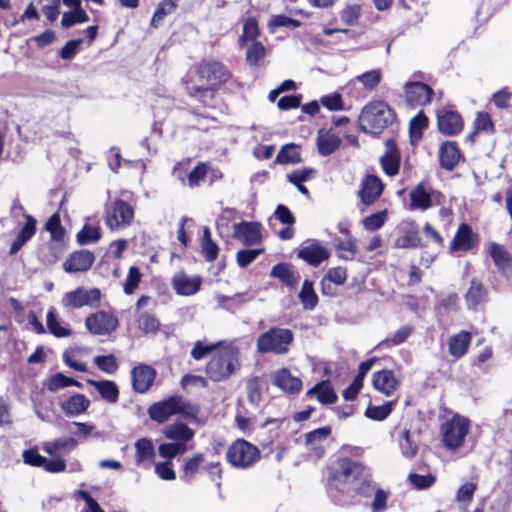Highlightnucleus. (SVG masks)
<instances>
[{"instance_id":"nucleus-1","label":"nucleus","mask_w":512,"mask_h":512,"mask_svg":"<svg viewBox=\"0 0 512 512\" xmlns=\"http://www.w3.org/2000/svg\"><path fill=\"white\" fill-rule=\"evenodd\" d=\"M233 78L230 68L215 58H203L195 63L192 70L181 78L186 95L198 103L189 107V114L197 118H208L201 110L217 108L219 90Z\"/></svg>"},{"instance_id":"nucleus-2","label":"nucleus","mask_w":512,"mask_h":512,"mask_svg":"<svg viewBox=\"0 0 512 512\" xmlns=\"http://www.w3.org/2000/svg\"><path fill=\"white\" fill-rule=\"evenodd\" d=\"M367 471L364 463L348 456H338L329 463L325 468V487L331 502L340 507L356 505L354 486Z\"/></svg>"},{"instance_id":"nucleus-3","label":"nucleus","mask_w":512,"mask_h":512,"mask_svg":"<svg viewBox=\"0 0 512 512\" xmlns=\"http://www.w3.org/2000/svg\"><path fill=\"white\" fill-rule=\"evenodd\" d=\"M395 110L383 100L369 101L360 111L358 127L366 134L378 137L396 121Z\"/></svg>"},{"instance_id":"nucleus-4","label":"nucleus","mask_w":512,"mask_h":512,"mask_svg":"<svg viewBox=\"0 0 512 512\" xmlns=\"http://www.w3.org/2000/svg\"><path fill=\"white\" fill-rule=\"evenodd\" d=\"M240 368V349L232 344L223 345L207 362L205 374L213 382H223Z\"/></svg>"},{"instance_id":"nucleus-5","label":"nucleus","mask_w":512,"mask_h":512,"mask_svg":"<svg viewBox=\"0 0 512 512\" xmlns=\"http://www.w3.org/2000/svg\"><path fill=\"white\" fill-rule=\"evenodd\" d=\"M204 455L200 452L186 457L181 465L180 480L186 484H193L201 471H205L220 492L222 489L223 466L220 461L204 464Z\"/></svg>"},{"instance_id":"nucleus-6","label":"nucleus","mask_w":512,"mask_h":512,"mask_svg":"<svg viewBox=\"0 0 512 512\" xmlns=\"http://www.w3.org/2000/svg\"><path fill=\"white\" fill-rule=\"evenodd\" d=\"M199 413V406L186 401L182 396L173 395L168 398L151 404L148 408V415L151 420L162 424L172 415H182L186 418H196Z\"/></svg>"},{"instance_id":"nucleus-7","label":"nucleus","mask_w":512,"mask_h":512,"mask_svg":"<svg viewBox=\"0 0 512 512\" xmlns=\"http://www.w3.org/2000/svg\"><path fill=\"white\" fill-rule=\"evenodd\" d=\"M294 341V334L288 328L271 327L261 333L256 341L257 351L261 354L274 353L283 355L289 351Z\"/></svg>"},{"instance_id":"nucleus-8","label":"nucleus","mask_w":512,"mask_h":512,"mask_svg":"<svg viewBox=\"0 0 512 512\" xmlns=\"http://www.w3.org/2000/svg\"><path fill=\"white\" fill-rule=\"evenodd\" d=\"M225 458L233 468L245 470L261 459V451L251 442L237 438L228 446Z\"/></svg>"},{"instance_id":"nucleus-9","label":"nucleus","mask_w":512,"mask_h":512,"mask_svg":"<svg viewBox=\"0 0 512 512\" xmlns=\"http://www.w3.org/2000/svg\"><path fill=\"white\" fill-rule=\"evenodd\" d=\"M135 209L127 201L117 198L105 208L104 222L111 231L123 230L133 223Z\"/></svg>"},{"instance_id":"nucleus-10","label":"nucleus","mask_w":512,"mask_h":512,"mask_svg":"<svg viewBox=\"0 0 512 512\" xmlns=\"http://www.w3.org/2000/svg\"><path fill=\"white\" fill-rule=\"evenodd\" d=\"M470 429L468 418L459 414L453 415L441 425L442 442L449 450L460 448Z\"/></svg>"},{"instance_id":"nucleus-11","label":"nucleus","mask_w":512,"mask_h":512,"mask_svg":"<svg viewBox=\"0 0 512 512\" xmlns=\"http://www.w3.org/2000/svg\"><path fill=\"white\" fill-rule=\"evenodd\" d=\"M443 199L441 192L433 189L427 181H421L409 192V205L411 211H426L440 205Z\"/></svg>"},{"instance_id":"nucleus-12","label":"nucleus","mask_w":512,"mask_h":512,"mask_svg":"<svg viewBox=\"0 0 512 512\" xmlns=\"http://www.w3.org/2000/svg\"><path fill=\"white\" fill-rule=\"evenodd\" d=\"M45 230L49 232L51 240L54 243H50L49 256L46 262L48 264H54L63 255L67 248L66 241V230L61 224V218L59 212L52 214L45 223Z\"/></svg>"},{"instance_id":"nucleus-13","label":"nucleus","mask_w":512,"mask_h":512,"mask_svg":"<svg viewBox=\"0 0 512 512\" xmlns=\"http://www.w3.org/2000/svg\"><path fill=\"white\" fill-rule=\"evenodd\" d=\"M101 301V291L98 288L85 289L78 287L73 291L65 293L62 305L65 308L78 309L83 306L98 307Z\"/></svg>"},{"instance_id":"nucleus-14","label":"nucleus","mask_w":512,"mask_h":512,"mask_svg":"<svg viewBox=\"0 0 512 512\" xmlns=\"http://www.w3.org/2000/svg\"><path fill=\"white\" fill-rule=\"evenodd\" d=\"M479 235L474 232L473 228L466 222L459 224L449 245L450 252L467 253L476 249L479 245Z\"/></svg>"},{"instance_id":"nucleus-15","label":"nucleus","mask_w":512,"mask_h":512,"mask_svg":"<svg viewBox=\"0 0 512 512\" xmlns=\"http://www.w3.org/2000/svg\"><path fill=\"white\" fill-rule=\"evenodd\" d=\"M119 325L118 318L111 312L99 310L85 319L87 330L94 335H109Z\"/></svg>"},{"instance_id":"nucleus-16","label":"nucleus","mask_w":512,"mask_h":512,"mask_svg":"<svg viewBox=\"0 0 512 512\" xmlns=\"http://www.w3.org/2000/svg\"><path fill=\"white\" fill-rule=\"evenodd\" d=\"M406 103L411 107H423L432 102L434 90L426 83L408 81L403 87Z\"/></svg>"},{"instance_id":"nucleus-17","label":"nucleus","mask_w":512,"mask_h":512,"mask_svg":"<svg viewBox=\"0 0 512 512\" xmlns=\"http://www.w3.org/2000/svg\"><path fill=\"white\" fill-rule=\"evenodd\" d=\"M296 255L299 259L313 267H318L328 260L330 251L316 239L304 241L297 249Z\"/></svg>"},{"instance_id":"nucleus-18","label":"nucleus","mask_w":512,"mask_h":512,"mask_svg":"<svg viewBox=\"0 0 512 512\" xmlns=\"http://www.w3.org/2000/svg\"><path fill=\"white\" fill-rule=\"evenodd\" d=\"M437 128L445 136L458 135L464 128V120L458 111L445 107L437 113Z\"/></svg>"},{"instance_id":"nucleus-19","label":"nucleus","mask_w":512,"mask_h":512,"mask_svg":"<svg viewBox=\"0 0 512 512\" xmlns=\"http://www.w3.org/2000/svg\"><path fill=\"white\" fill-rule=\"evenodd\" d=\"M499 274L507 280L512 278V255L507 248L497 242H490L486 248Z\"/></svg>"},{"instance_id":"nucleus-20","label":"nucleus","mask_w":512,"mask_h":512,"mask_svg":"<svg viewBox=\"0 0 512 512\" xmlns=\"http://www.w3.org/2000/svg\"><path fill=\"white\" fill-rule=\"evenodd\" d=\"M385 152L380 157L379 163L383 172L389 176L394 177L400 171L401 165V152L393 138H389L384 142Z\"/></svg>"},{"instance_id":"nucleus-21","label":"nucleus","mask_w":512,"mask_h":512,"mask_svg":"<svg viewBox=\"0 0 512 512\" xmlns=\"http://www.w3.org/2000/svg\"><path fill=\"white\" fill-rule=\"evenodd\" d=\"M383 190L382 180L375 174H368L361 181L358 196L363 205L370 206L380 198Z\"/></svg>"},{"instance_id":"nucleus-22","label":"nucleus","mask_w":512,"mask_h":512,"mask_svg":"<svg viewBox=\"0 0 512 512\" xmlns=\"http://www.w3.org/2000/svg\"><path fill=\"white\" fill-rule=\"evenodd\" d=\"M422 246V239L417 223L413 220L403 222L399 227L398 236L395 239V247L408 249L420 248Z\"/></svg>"},{"instance_id":"nucleus-23","label":"nucleus","mask_w":512,"mask_h":512,"mask_svg":"<svg viewBox=\"0 0 512 512\" xmlns=\"http://www.w3.org/2000/svg\"><path fill=\"white\" fill-rule=\"evenodd\" d=\"M233 237L245 246L258 244L262 240L261 224L255 221H242L233 226Z\"/></svg>"},{"instance_id":"nucleus-24","label":"nucleus","mask_w":512,"mask_h":512,"mask_svg":"<svg viewBox=\"0 0 512 512\" xmlns=\"http://www.w3.org/2000/svg\"><path fill=\"white\" fill-rule=\"evenodd\" d=\"M157 372L147 364H139L131 370L132 389L136 393H146L153 385Z\"/></svg>"},{"instance_id":"nucleus-25","label":"nucleus","mask_w":512,"mask_h":512,"mask_svg":"<svg viewBox=\"0 0 512 512\" xmlns=\"http://www.w3.org/2000/svg\"><path fill=\"white\" fill-rule=\"evenodd\" d=\"M95 261V255L90 250H76L70 253L63 263V269L67 273L88 271Z\"/></svg>"},{"instance_id":"nucleus-26","label":"nucleus","mask_w":512,"mask_h":512,"mask_svg":"<svg viewBox=\"0 0 512 512\" xmlns=\"http://www.w3.org/2000/svg\"><path fill=\"white\" fill-rule=\"evenodd\" d=\"M462 157V152L456 141H444L439 147V165L445 171H453Z\"/></svg>"},{"instance_id":"nucleus-27","label":"nucleus","mask_w":512,"mask_h":512,"mask_svg":"<svg viewBox=\"0 0 512 512\" xmlns=\"http://www.w3.org/2000/svg\"><path fill=\"white\" fill-rule=\"evenodd\" d=\"M272 384L289 395L298 394L303 386L299 377L293 376L288 368H281L274 372Z\"/></svg>"},{"instance_id":"nucleus-28","label":"nucleus","mask_w":512,"mask_h":512,"mask_svg":"<svg viewBox=\"0 0 512 512\" xmlns=\"http://www.w3.org/2000/svg\"><path fill=\"white\" fill-rule=\"evenodd\" d=\"M399 385L400 381L396 378L392 370L382 369L372 374L373 388L385 396H391Z\"/></svg>"},{"instance_id":"nucleus-29","label":"nucleus","mask_w":512,"mask_h":512,"mask_svg":"<svg viewBox=\"0 0 512 512\" xmlns=\"http://www.w3.org/2000/svg\"><path fill=\"white\" fill-rule=\"evenodd\" d=\"M171 284L178 295L190 296L200 290L202 278L200 276L189 277L185 272L181 271L172 277Z\"/></svg>"},{"instance_id":"nucleus-30","label":"nucleus","mask_w":512,"mask_h":512,"mask_svg":"<svg viewBox=\"0 0 512 512\" xmlns=\"http://www.w3.org/2000/svg\"><path fill=\"white\" fill-rule=\"evenodd\" d=\"M314 396L322 405H332L338 400V395L329 379L319 381L305 393L307 399Z\"/></svg>"},{"instance_id":"nucleus-31","label":"nucleus","mask_w":512,"mask_h":512,"mask_svg":"<svg viewBox=\"0 0 512 512\" xmlns=\"http://www.w3.org/2000/svg\"><path fill=\"white\" fill-rule=\"evenodd\" d=\"M270 277L279 280L288 289H295L300 281V275L293 269L292 264L287 262H279L275 264L271 271Z\"/></svg>"},{"instance_id":"nucleus-32","label":"nucleus","mask_w":512,"mask_h":512,"mask_svg":"<svg viewBox=\"0 0 512 512\" xmlns=\"http://www.w3.org/2000/svg\"><path fill=\"white\" fill-rule=\"evenodd\" d=\"M25 223L23 227L20 229L19 233L17 234L16 238L13 240L10 249L9 254L14 255L18 251L22 249V247L36 234L37 231V221L36 219L30 215L26 214L25 216Z\"/></svg>"},{"instance_id":"nucleus-33","label":"nucleus","mask_w":512,"mask_h":512,"mask_svg":"<svg viewBox=\"0 0 512 512\" xmlns=\"http://www.w3.org/2000/svg\"><path fill=\"white\" fill-rule=\"evenodd\" d=\"M274 216L279 222L287 225L285 228L277 232L278 237L281 240L292 239L295 234L294 224L296 219L291 210L287 206L279 204L275 209Z\"/></svg>"},{"instance_id":"nucleus-34","label":"nucleus","mask_w":512,"mask_h":512,"mask_svg":"<svg viewBox=\"0 0 512 512\" xmlns=\"http://www.w3.org/2000/svg\"><path fill=\"white\" fill-rule=\"evenodd\" d=\"M472 335L466 330H462L450 337L448 341V352L455 359L463 357L470 347Z\"/></svg>"},{"instance_id":"nucleus-35","label":"nucleus","mask_w":512,"mask_h":512,"mask_svg":"<svg viewBox=\"0 0 512 512\" xmlns=\"http://www.w3.org/2000/svg\"><path fill=\"white\" fill-rule=\"evenodd\" d=\"M464 298L469 309H476L479 304L487 300L488 291L481 280L473 278Z\"/></svg>"},{"instance_id":"nucleus-36","label":"nucleus","mask_w":512,"mask_h":512,"mask_svg":"<svg viewBox=\"0 0 512 512\" xmlns=\"http://www.w3.org/2000/svg\"><path fill=\"white\" fill-rule=\"evenodd\" d=\"M86 382L96 389L102 400L108 403H116L119 400L120 391L114 381L87 379Z\"/></svg>"},{"instance_id":"nucleus-37","label":"nucleus","mask_w":512,"mask_h":512,"mask_svg":"<svg viewBox=\"0 0 512 512\" xmlns=\"http://www.w3.org/2000/svg\"><path fill=\"white\" fill-rule=\"evenodd\" d=\"M163 434L169 440L187 445V442L194 438L195 432L187 424L183 422H175L166 427Z\"/></svg>"},{"instance_id":"nucleus-38","label":"nucleus","mask_w":512,"mask_h":512,"mask_svg":"<svg viewBox=\"0 0 512 512\" xmlns=\"http://www.w3.org/2000/svg\"><path fill=\"white\" fill-rule=\"evenodd\" d=\"M90 403L84 394L76 393L61 402L60 408L66 416H76L86 412Z\"/></svg>"},{"instance_id":"nucleus-39","label":"nucleus","mask_w":512,"mask_h":512,"mask_svg":"<svg viewBox=\"0 0 512 512\" xmlns=\"http://www.w3.org/2000/svg\"><path fill=\"white\" fill-rule=\"evenodd\" d=\"M495 132V126L491 119V116L486 111H480L476 114V118L473 122V129L467 135V140L471 143L476 141L478 134H493Z\"/></svg>"},{"instance_id":"nucleus-40","label":"nucleus","mask_w":512,"mask_h":512,"mask_svg":"<svg viewBox=\"0 0 512 512\" xmlns=\"http://www.w3.org/2000/svg\"><path fill=\"white\" fill-rule=\"evenodd\" d=\"M274 162L280 165L301 163V146L295 143L283 145L277 153Z\"/></svg>"},{"instance_id":"nucleus-41","label":"nucleus","mask_w":512,"mask_h":512,"mask_svg":"<svg viewBox=\"0 0 512 512\" xmlns=\"http://www.w3.org/2000/svg\"><path fill=\"white\" fill-rule=\"evenodd\" d=\"M414 332V327L411 325H404L400 327L394 334L390 337H386L382 341H380L375 347L374 350H382V349H391L394 346H398L407 341V339Z\"/></svg>"},{"instance_id":"nucleus-42","label":"nucleus","mask_w":512,"mask_h":512,"mask_svg":"<svg viewBox=\"0 0 512 512\" xmlns=\"http://www.w3.org/2000/svg\"><path fill=\"white\" fill-rule=\"evenodd\" d=\"M135 458L137 464H151L154 461L155 450L150 438H140L135 442Z\"/></svg>"},{"instance_id":"nucleus-43","label":"nucleus","mask_w":512,"mask_h":512,"mask_svg":"<svg viewBox=\"0 0 512 512\" xmlns=\"http://www.w3.org/2000/svg\"><path fill=\"white\" fill-rule=\"evenodd\" d=\"M429 126V118L420 110L409 122V136L411 141H419L423 137V131Z\"/></svg>"},{"instance_id":"nucleus-44","label":"nucleus","mask_w":512,"mask_h":512,"mask_svg":"<svg viewBox=\"0 0 512 512\" xmlns=\"http://www.w3.org/2000/svg\"><path fill=\"white\" fill-rule=\"evenodd\" d=\"M267 50L260 41H254L247 48L246 62L251 67H260L264 64Z\"/></svg>"},{"instance_id":"nucleus-45","label":"nucleus","mask_w":512,"mask_h":512,"mask_svg":"<svg viewBox=\"0 0 512 512\" xmlns=\"http://www.w3.org/2000/svg\"><path fill=\"white\" fill-rule=\"evenodd\" d=\"M201 253L208 262H213L219 255V246L211 238V232L208 227H204L201 241Z\"/></svg>"},{"instance_id":"nucleus-46","label":"nucleus","mask_w":512,"mask_h":512,"mask_svg":"<svg viewBox=\"0 0 512 512\" xmlns=\"http://www.w3.org/2000/svg\"><path fill=\"white\" fill-rule=\"evenodd\" d=\"M298 297L304 309L312 310L317 306L318 296L314 290L312 281L308 279L303 281Z\"/></svg>"},{"instance_id":"nucleus-47","label":"nucleus","mask_w":512,"mask_h":512,"mask_svg":"<svg viewBox=\"0 0 512 512\" xmlns=\"http://www.w3.org/2000/svg\"><path fill=\"white\" fill-rule=\"evenodd\" d=\"M78 445V442L73 437H60L52 442L44 445V450L49 455H54L59 451L70 452L74 450Z\"/></svg>"},{"instance_id":"nucleus-48","label":"nucleus","mask_w":512,"mask_h":512,"mask_svg":"<svg viewBox=\"0 0 512 512\" xmlns=\"http://www.w3.org/2000/svg\"><path fill=\"white\" fill-rule=\"evenodd\" d=\"M102 233L99 226L84 224L81 230L76 234V240L79 245L96 243L101 239Z\"/></svg>"},{"instance_id":"nucleus-49","label":"nucleus","mask_w":512,"mask_h":512,"mask_svg":"<svg viewBox=\"0 0 512 512\" xmlns=\"http://www.w3.org/2000/svg\"><path fill=\"white\" fill-rule=\"evenodd\" d=\"M89 15L81 7L75 8L72 11L65 12L62 15L61 26L68 29L76 24H82L89 21Z\"/></svg>"},{"instance_id":"nucleus-50","label":"nucleus","mask_w":512,"mask_h":512,"mask_svg":"<svg viewBox=\"0 0 512 512\" xmlns=\"http://www.w3.org/2000/svg\"><path fill=\"white\" fill-rule=\"evenodd\" d=\"M224 343L225 341L223 340L211 344H206L200 340L196 341L191 349L190 355L194 360L200 361L213 351L219 350Z\"/></svg>"},{"instance_id":"nucleus-51","label":"nucleus","mask_w":512,"mask_h":512,"mask_svg":"<svg viewBox=\"0 0 512 512\" xmlns=\"http://www.w3.org/2000/svg\"><path fill=\"white\" fill-rule=\"evenodd\" d=\"M341 144V139L334 134H327L319 136L317 139L318 152L322 156L331 155L335 152Z\"/></svg>"},{"instance_id":"nucleus-52","label":"nucleus","mask_w":512,"mask_h":512,"mask_svg":"<svg viewBox=\"0 0 512 512\" xmlns=\"http://www.w3.org/2000/svg\"><path fill=\"white\" fill-rule=\"evenodd\" d=\"M394 404V401H389L379 406L369 405L364 415L374 421H383L392 413Z\"/></svg>"},{"instance_id":"nucleus-53","label":"nucleus","mask_w":512,"mask_h":512,"mask_svg":"<svg viewBox=\"0 0 512 512\" xmlns=\"http://www.w3.org/2000/svg\"><path fill=\"white\" fill-rule=\"evenodd\" d=\"M260 36V28L258 20L254 16L247 17L243 22V30L240 36L241 42L246 41H258L257 38Z\"/></svg>"},{"instance_id":"nucleus-54","label":"nucleus","mask_w":512,"mask_h":512,"mask_svg":"<svg viewBox=\"0 0 512 512\" xmlns=\"http://www.w3.org/2000/svg\"><path fill=\"white\" fill-rule=\"evenodd\" d=\"M361 15L362 8L359 4H347L340 11V19L346 26L357 25Z\"/></svg>"},{"instance_id":"nucleus-55","label":"nucleus","mask_w":512,"mask_h":512,"mask_svg":"<svg viewBox=\"0 0 512 512\" xmlns=\"http://www.w3.org/2000/svg\"><path fill=\"white\" fill-rule=\"evenodd\" d=\"M93 363L99 370L106 374H114L119 368L117 358L114 354L95 356Z\"/></svg>"},{"instance_id":"nucleus-56","label":"nucleus","mask_w":512,"mask_h":512,"mask_svg":"<svg viewBox=\"0 0 512 512\" xmlns=\"http://www.w3.org/2000/svg\"><path fill=\"white\" fill-rule=\"evenodd\" d=\"M186 451L187 445L184 443H162L158 447L159 455L167 459L166 461H171L174 457L183 455Z\"/></svg>"},{"instance_id":"nucleus-57","label":"nucleus","mask_w":512,"mask_h":512,"mask_svg":"<svg viewBox=\"0 0 512 512\" xmlns=\"http://www.w3.org/2000/svg\"><path fill=\"white\" fill-rule=\"evenodd\" d=\"M408 482L416 490H426L436 483V476L429 473L421 475L418 473H410L407 477Z\"/></svg>"},{"instance_id":"nucleus-58","label":"nucleus","mask_w":512,"mask_h":512,"mask_svg":"<svg viewBox=\"0 0 512 512\" xmlns=\"http://www.w3.org/2000/svg\"><path fill=\"white\" fill-rule=\"evenodd\" d=\"M177 7V0H162L156 7L152 19L151 26L157 27V23L162 21L165 16L173 12Z\"/></svg>"},{"instance_id":"nucleus-59","label":"nucleus","mask_w":512,"mask_h":512,"mask_svg":"<svg viewBox=\"0 0 512 512\" xmlns=\"http://www.w3.org/2000/svg\"><path fill=\"white\" fill-rule=\"evenodd\" d=\"M46 323L49 332L57 338L68 337L71 334L70 329L61 326L54 310L52 309L47 312Z\"/></svg>"},{"instance_id":"nucleus-60","label":"nucleus","mask_w":512,"mask_h":512,"mask_svg":"<svg viewBox=\"0 0 512 512\" xmlns=\"http://www.w3.org/2000/svg\"><path fill=\"white\" fill-rule=\"evenodd\" d=\"M366 90H374L381 82L382 74L380 69H372L356 77Z\"/></svg>"},{"instance_id":"nucleus-61","label":"nucleus","mask_w":512,"mask_h":512,"mask_svg":"<svg viewBox=\"0 0 512 512\" xmlns=\"http://www.w3.org/2000/svg\"><path fill=\"white\" fill-rule=\"evenodd\" d=\"M209 168V163L199 162L188 174V186L190 188L198 187L200 183L206 178Z\"/></svg>"},{"instance_id":"nucleus-62","label":"nucleus","mask_w":512,"mask_h":512,"mask_svg":"<svg viewBox=\"0 0 512 512\" xmlns=\"http://www.w3.org/2000/svg\"><path fill=\"white\" fill-rule=\"evenodd\" d=\"M399 445L401 453L404 457L412 459L416 456L418 452V446L414 441H412L410 431L408 429H405L402 432Z\"/></svg>"},{"instance_id":"nucleus-63","label":"nucleus","mask_w":512,"mask_h":512,"mask_svg":"<svg viewBox=\"0 0 512 512\" xmlns=\"http://www.w3.org/2000/svg\"><path fill=\"white\" fill-rule=\"evenodd\" d=\"M138 327L144 333H156L160 330V321L150 313H143L138 318Z\"/></svg>"},{"instance_id":"nucleus-64","label":"nucleus","mask_w":512,"mask_h":512,"mask_svg":"<svg viewBox=\"0 0 512 512\" xmlns=\"http://www.w3.org/2000/svg\"><path fill=\"white\" fill-rule=\"evenodd\" d=\"M142 274L137 266H131L123 285L125 294L130 295L138 288L141 282Z\"/></svg>"}]
</instances>
